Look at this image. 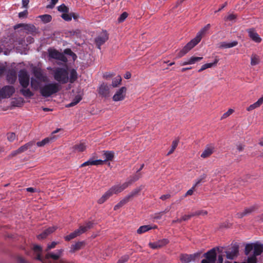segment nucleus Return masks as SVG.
Returning a JSON list of instances; mask_svg holds the SVG:
<instances>
[{"label":"nucleus","mask_w":263,"mask_h":263,"mask_svg":"<svg viewBox=\"0 0 263 263\" xmlns=\"http://www.w3.org/2000/svg\"><path fill=\"white\" fill-rule=\"evenodd\" d=\"M54 79L61 84L73 83L78 79V73L74 69L68 70V67H57L53 70Z\"/></svg>","instance_id":"1"},{"label":"nucleus","mask_w":263,"mask_h":263,"mask_svg":"<svg viewBox=\"0 0 263 263\" xmlns=\"http://www.w3.org/2000/svg\"><path fill=\"white\" fill-rule=\"evenodd\" d=\"M33 251L36 255V259L45 263L46 260L52 259V262L49 263H59L58 259L62 256L64 250L63 249L57 250L54 252H45V258L41 257V255L42 252V249L40 246L34 245L33 248Z\"/></svg>","instance_id":"2"},{"label":"nucleus","mask_w":263,"mask_h":263,"mask_svg":"<svg viewBox=\"0 0 263 263\" xmlns=\"http://www.w3.org/2000/svg\"><path fill=\"white\" fill-rule=\"evenodd\" d=\"M211 27L210 24L202 28L196 34L195 38L189 42L177 54V58H180L186 54L201 41Z\"/></svg>","instance_id":"3"},{"label":"nucleus","mask_w":263,"mask_h":263,"mask_svg":"<svg viewBox=\"0 0 263 263\" xmlns=\"http://www.w3.org/2000/svg\"><path fill=\"white\" fill-rule=\"evenodd\" d=\"M60 85L57 83H50L45 84L40 89L41 95L44 97H49L56 93L61 89Z\"/></svg>","instance_id":"4"},{"label":"nucleus","mask_w":263,"mask_h":263,"mask_svg":"<svg viewBox=\"0 0 263 263\" xmlns=\"http://www.w3.org/2000/svg\"><path fill=\"white\" fill-rule=\"evenodd\" d=\"M18 81L22 87L27 88L29 86L30 78L26 70L22 69L19 71Z\"/></svg>","instance_id":"5"},{"label":"nucleus","mask_w":263,"mask_h":263,"mask_svg":"<svg viewBox=\"0 0 263 263\" xmlns=\"http://www.w3.org/2000/svg\"><path fill=\"white\" fill-rule=\"evenodd\" d=\"M48 51L49 57L50 58L58 60L64 63L67 62V59L62 53H61L58 50L53 49H49Z\"/></svg>","instance_id":"6"},{"label":"nucleus","mask_w":263,"mask_h":263,"mask_svg":"<svg viewBox=\"0 0 263 263\" xmlns=\"http://www.w3.org/2000/svg\"><path fill=\"white\" fill-rule=\"evenodd\" d=\"M15 92L12 86H5L0 89V99L10 98Z\"/></svg>","instance_id":"7"},{"label":"nucleus","mask_w":263,"mask_h":263,"mask_svg":"<svg viewBox=\"0 0 263 263\" xmlns=\"http://www.w3.org/2000/svg\"><path fill=\"white\" fill-rule=\"evenodd\" d=\"M127 92L126 87L123 86L117 90L112 97V100L115 102L122 101L126 97Z\"/></svg>","instance_id":"8"},{"label":"nucleus","mask_w":263,"mask_h":263,"mask_svg":"<svg viewBox=\"0 0 263 263\" xmlns=\"http://www.w3.org/2000/svg\"><path fill=\"white\" fill-rule=\"evenodd\" d=\"M98 92L101 97L105 98H108L110 93L109 86L105 83H102L99 86Z\"/></svg>","instance_id":"9"},{"label":"nucleus","mask_w":263,"mask_h":263,"mask_svg":"<svg viewBox=\"0 0 263 263\" xmlns=\"http://www.w3.org/2000/svg\"><path fill=\"white\" fill-rule=\"evenodd\" d=\"M129 183L124 182L122 184H117L111 186L108 191L112 196L114 194H118L128 187Z\"/></svg>","instance_id":"10"},{"label":"nucleus","mask_w":263,"mask_h":263,"mask_svg":"<svg viewBox=\"0 0 263 263\" xmlns=\"http://www.w3.org/2000/svg\"><path fill=\"white\" fill-rule=\"evenodd\" d=\"M32 72L35 77L42 82H46L47 80V76L43 73L42 69L37 67L32 68Z\"/></svg>","instance_id":"11"},{"label":"nucleus","mask_w":263,"mask_h":263,"mask_svg":"<svg viewBox=\"0 0 263 263\" xmlns=\"http://www.w3.org/2000/svg\"><path fill=\"white\" fill-rule=\"evenodd\" d=\"M199 256V253L193 254H182L180 256V260L183 263H189L192 261H194Z\"/></svg>","instance_id":"12"},{"label":"nucleus","mask_w":263,"mask_h":263,"mask_svg":"<svg viewBox=\"0 0 263 263\" xmlns=\"http://www.w3.org/2000/svg\"><path fill=\"white\" fill-rule=\"evenodd\" d=\"M108 39V34L106 31H103L96 39L95 42L98 48L100 49L101 46L103 45Z\"/></svg>","instance_id":"13"},{"label":"nucleus","mask_w":263,"mask_h":263,"mask_svg":"<svg viewBox=\"0 0 263 263\" xmlns=\"http://www.w3.org/2000/svg\"><path fill=\"white\" fill-rule=\"evenodd\" d=\"M249 37L254 42L259 43L261 42V38L253 28L247 30Z\"/></svg>","instance_id":"14"},{"label":"nucleus","mask_w":263,"mask_h":263,"mask_svg":"<svg viewBox=\"0 0 263 263\" xmlns=\"http://www.w3.org/2000/svg\"><path fill=\"white\" fill-rule=\"evenodd\" d=\"M169 241L167 239H162L154 242H149L148 246L153 249L161 248L168 243Z\"/></svg>","instance_id":"15"},{"label":"nucleus","mask_w":263,"mask_h":263,"mask_svg":"<svg viewBox=\"0 0 263 263\" xmlns=\"http://www.w3.org/2000/svg\"><path fill=\"white\" fill-rule=\"evenodd\" d=\"M214 151L215 147L213 145H208L206 146L202 152L200 157L203 159L207 158L212 155Z\"/></svg>","instance_id":"16"},{"label":"nucleus","mask_w":263,"mask_h":263,"mask_svg":"<svg viewBox=\"0 0 263 263\" xmlns=\"http://www.w3.org/2000/svg\"><path fill=\"white\" fill-rule=\"evenodd\" d=\"M256 209V208L254 205L247 208L243 211L237 213L236 214V217L238 218H242L244 216L250 214Z\"/></svg>","instance_id":"17"},{"label":"nucleus","mask_w":263,"mask_h":263,"mask_svg":"<svg viewBox=\"0 0 263 263\" xmlns=\"http://www.w3.org/2000/svg\"><path fill=\"white\" fill-rule=\"evenodd\" d=\"M205 257L206 260L210 261L211 263H214L216 258V251L214 249H211L205 254Z\"/></svg>","instance_id":"18"},{"label":"nucleus","mask_w":263,"mask_h":263,"mask_svg":"<svg viewBox=\"0 0 263 263\" xmlns=\"http://www.w3.org/2000/svg\"><path fill=\"white\" fill-rule=\"evenodd\" d=\"M16 80V73L14 70H10L8 71L7 80L8 83L13 84Z\"/></svg>","instance_id":"19"},{"label":"nucleus","mask_w":263,"mask_h":263,"mask_svg":"<svg viewBox=\"0 0 263 263\" xmlns=\"http://www.w3.org/2000/svg\"><path fill=\"white\" fill-rule=\"evenodd\" d=\"M238 45V42L234 41L232 42L228 43L226 42H220L219 44V47L221 49L230 48L235 47Z\"/></svg>","instance_id":"20"},{"label":"nucleus","mask_w":263,"mask_h":263,"mask_svg":"<svg viewBox=\"0 0 263 263\" xmlns=\"http://www.w3.org/2000/svg\"><path fill=\"white\" fill-rule=\"evenodd\" d=\"M103 164V161L102 160H93L89 159L88 161L82 163L80 167H84L87 165H100Z\"/></svg>","instance_id":"21"},{"label":"nucleus","mask_w":263,"mask_h":263,"mask_svg":"<svg viewBox=\"0 0 263 263\" xmlns=\"http://www.w3.org/2000/svg\"><path fill=\"white\" fill-rule=\"evenodd\" d=\"M263 104V96L260 97L256 102L250 105L247 108L248 111H251L255 108H258Z\"/></svg>","instance_id":"22"},{"label":"nucleus","mask_w":263,"mask_h":263,"mask_svg":"<svg viewBox=\"0 0 263 263\" xmlns=\"http://www.w3.org/2000/svg\"><path fill=\"white\" fill-rule=\"evenodd\" d=\"M82 230H79V229H78L76 230L74 232L72 233H71L70 234L64 237V239L66 241H69L76 237L80 236L82 234Z\"/></svg>","instance_id":"23"},{"label":"nucleus","mask_w":263,"mask_h":263,"mask_svg":"<svg viewBox=\"0 0 263 263\" xmlns=\"http://www.w3.org/2000/svg\"><path fill=\"white\" fill-rule=\"evenodd\" d=\"M157 228L156 226L152 227L150 225H144L139 227L137 230V233L141 234L150 230Z\"/></svg>","instance_id":"24"},{"label":"nucleus","mask_w":263,"mask_h":263,"mask_svg":"<svg viewBox=\"0 0 263 263\" xmlns=\"http://www.w3.org/2000/svg\"><path fill=\"white\" fill-rule=\"evenodd\" d=\"M260 58L259 55L255 53H253L251 55L250 64L251 66H255L260 63Z\"/></svg>","instance_id":"25"},{"label":"nucleus","mask_w":263,"mask_h":263,"mask_svg":"<svg viewBox=\"0 0 263 263\" xmlns=\"http://www.w3.org/2000/svg\"><path fill=\"white\" fill-rule=\"evenodd\" d=\"M72 149L74 152H82L86 149V145L84 143H80L74 145Z\"/></svg>","instance_id":"26"},{"label":"nucleus","mask_w":263,"mask_h":263,"mask_svg":"<svg viewBox=\"0 0 263 263\" xmlns=\"http://www.w3.org/2000/svg\"><path fill=\"white\" fill-rule=\"evenodd\" d=\"M263 251V247L258 242L255 243V247L254 248V254L255 256H258L261 254Z\"/></svg>","instance_id":"27"},{"label":"nucleus","mask_w":263,"mask_h":263,"mask_svg":"<svg viewBox=\"0 0 263 263\" xmlns=\"http://www.w3.org/2000/svg\"><path fill=\"white\" fill-rule=\"evenodd\" d=\"M34 144V142L33 141H30L29 142L25 144H24L23 146H21L20 147H19L17 149L18 151V153L20 154H21L25 151H26L28 148L31 147L32 146H33Z\"/></svg>","instance_id":"28"},{"label":"nucleus","mask_w":263,"mask_h":263,"mask_svg":"<svg viewBox=\"0 0 263 263\" xmlns=\"http://www.w3.org/2000/svg\"><path fill=\"white\" fill-rule=\"evenodd\" d=\"M103 156L105 158L103 161V163L107 161H111L114 157V153L111 151H104L103 153Z\"/></svg>","instance_id":"29"},{"label":"nucleus","mask_w":263,"mask_h":263,"mask_svg":"<svg viewBox=\"0 0 263 263\" xmlns=\"http://www.w3.org/2000/svg\"><path fill=\"white\" fill-rule=\"evenodd\" d=\"M20 92L26 98H30L34 95L30 89L27 88H23L20 89Z\"/></svg>","instance_id":"30"},{"label":"nucleus","mask_w":263,"mask_h":263,"mask_svg":"<svg viewBox=\"0 0 263 263\" xmlns=\"http://www.w3.org/2000/svg\"><path fill=\"white\" fill-rule=\"evenodd\" d=\"M141 190V187H139L136 189H135L131 192H130L126 196L128 198L129 200H131L134 197L138 195Z\"/></svg>","instance_id":"31"},{"label":"nucleus","mask_w":263,"mask_h":263,"mask_svg":"<svg viewBox=\"0 0 263 263\" xmlns=\"http://www.w3.org/2000/svg\"><path fill=\"white\" fill-rule=\"evenodd\" d=\"M83 246V242H78L73 245H72L70 247V252L71 253H74L77 251L79 250Z\"/></svg>","instance_id":"32"},{"label":"nucleus","mask_w":263,"mask_h":263,"mask_svg":"<svg viewBox=\"0 0 263 263\" xmlns=\"http://www.w3.org/2000/svg\"><path fill=\"white\" fill-rule=\"evenodd\" d=\"M112 196L108 191H107L98 200L99 204H102L105 202L109 198Z\"/></svg>","instance_id":"33"},{"label":"nucleus","mask_w":263,"mask_h":263,"mask_svg":"<svg viewBox=\"0 0 263 263\" xmlns=\"http://www.w3.org/2000/svg\"><path fill=\"white\" fill-rule=\"evenodd\" d=\"M218 62V60L216 59L213 63H206V64L203 65L201 66V67L200 68V69L198 70V72H201L203 70H204L207 68H211L212 66L216 65Z\"/></svg>","instance_id":"34"},{"label":"nucleus","mask_w":263,"mask_h":263,"mask_svg":"<svg viewBox=\"0 0 263 263\" xmlns=\"http://www.w3.org/2000/svg\"><path fill=\"white\" fill-rule=\"evenodd\" d=\"M24 29L29 33H33L37 30L35 26L32 24H25Z\"/></svg>","instance_id":"35"},{"label":"nucleus","mask_w":263,"mask_h":263,"mask_svg":"<svg viewBox=\"0 0 263 263\" xmlns=\"http://www.w3.org/2000/svg\"><path fill=\"white\" fill-rule=\"evenodd\" d=\"M24 103V99L22 98H16L12 101V105L15 107H21Z\"/></svg>","instance_id":"36"},{"label":"nucleus","mask_w":263,"mask_h":263,"mask_svg":"<svg viewBox=\"0 0 263 263\" xmlns=\"http://www.w3.org/2000/svg\"><path fill=\"white\" fill-rule=\"evenodd\" d=\"M93 226V223L91 222H87L85 226H82L79 227V230H82V234L86 232L88 230L91 229Z\"/></svg>","instance_id":"37"},{"label":"nucleus","mask_w":263,"mask_h":263,"mask_svg":"<svg viewBox=\"0 0 263 263\" xmlns=\"http://www.w3.org/2000/svg\"><path fill=\"white\" fill-rule=\"evenodd\" d=\"M53 139V138H49V137L46 138L44 139H43V140H42L41 141L37 142L36 143V145L38 147L44 146L46 144L49 143L50 142L52 141Z\"/></svg>","instance_id":"38"},{"label":"nucleus","mask_w":263,"mask_h":263,"mask_svg":"<svg viewBox=\"0 0 263 263\" xmlns=\"http://www.w3.org/2000/svg\"><path fill=\"white\" fill-rule=\"evenodd\" d=\"M179 141V140L178 139H176L173 141L172 145H171V148L170 149L169 152L167 153V156H169L174 153L175 149L178 146Z\"/></svg>","instance_id":"39"},{"label":"nucleus","mask_w":263,"mask_h":263,"mask_svg":"<svg viewBox=\"0 0 263 263\" xmlns=\"http://www.w3.org/2000/svg\"><path fill=\"white\" fill-rule=\"evenodd\" d=\"M82 100V97L80 95H77L76 96L73 100L70 103L67 104L66 105V107H72L76 104H77L81 100Z\"/></svg>","instance_id":"40"},{"label":"nucleus","mask_w":263,"mask_h":263,"mask_svg":"<svg viewBox=\"0 0 263 263\" xmlns=\"http://www.w3.org/2000/svg\"><path fill=\"white\" fill-rule=\"evenodd\" d=\"M226 256L228 259H233L237 255V251L236 250H232L231 251H226Z\"/></svg>","instance_id":"41"},{"label":"nucleus","mask_w":263,"mask_h":263,"mask_svg":"<svg viewBox=\"0 0 263 263\" xmlns=\"http://www.w3.org/2000/svg\"><path fill=\"white\" fill-rule=\"evenodd\" d=\"M141 177V175L140 174H136L130 177V179L128 181L125 182V183H129L128 186L130 185L133 182L138 180Z\"/></svg>","instance_id":"42"},{"label":"nucleus","mask_w":263,"mask_h":263,"mask_svg":"<svg viewBox=\"0 0 263 263\" xmlns=\"http://www.w3.org/2000/svg\"><path fill=\"white\" fill-rule=\"evenodd\" d=\"M122 81V78L120 76H118L114 79L112 81L111 86L113 87H117L120 85Z\"/></svg>","instance_id":"43"},{"label":"nucleus","mask_w":263,"mask_h":263,"mask_svg":"<svg viewBox=\"0 0 263 263\" xmlns=\"http://www.w3.org/2000/svg\"><path fill=\"white\" fill-rule=\"evenodd\" d=\"M42 22H43L44 23H47L50 22L52 20V17L49 14H44L40 15L39 16Z\"/></svg>","instance_id":"44"},{"label":"nucleus","mask_w":263,"mask_h":263,"mask_svg":"<svg viewBox=\"0 0 263 263\" xmlns=\"http://www.w3.org/2000/svg\"><path fill=\"white\" fill-rule=\"evenodd\" d=\"M206 178V175L205 174H203L201 175L199 177H198L195 182V186H198L200 183H203L205 182V180Z\"/></svg>","instance_id":"45"},{"label":"nucleus","mask_w":263,"mask_h":263,"mask_svg":"<svg viewBox=\"0 0 263 263\" xmlns=\"http://www.w3.org/2000/svg\"><path fill=\"white\" fill-rule=\"evenodd\" d=\"M255 247L254 243H249L245 247V253L248 255L252 250H254Z\"/></svg>","instance_id":"46"},{"label":"nucleus","mask_w":263,"mask_h":263,"mask_svg":"<svg viewBox=\"0 0 263 263\" xmlns=\"http://www.w3.org/2000/svg\"><path fill=\"white\" fill-rule=\"evenodd\" d=\"M192 217H194L193 213H192L189 215H185L183 216L180 219H177V221L179 222H181L182 221H186L190 219Z\"/></svg>","instance_id":"47"},{"label":"nucleus","mask_w":263,"mask_h":263,"mask_svg":"<svg viewBox=\"0 0 263 263\" xmlns=\"http://www.w3.org/2000/svg\"><path fill=\"white\" fill-rule=\"evenodd\" d=\"M30 84L31 87L35 90H36L39 86V82L34 78L31 79Z\"/></svg>","instance_id":"48"},{"label":"nucleus","mask_w":263,"mask_h":263,"mask_svg":"<svg viewBox=\"0 0 263 263\" xmlns=\"http://www.w3.org/2000/svg\"><path fill=\"white\" fill-rule=\"evenodd\" d=\"M58 244H59V242L56 241H53L51 243L48 244L45 250V252H48L50 250L54 249Z\"/></svg>","instance_id":"49"},{"label":"nucleus","mask_w":263,"mask_h":263,"mask_svg":"<svg viewBox=\"0 0 263 263\" xmlns=\"http://www.w3.org/2000/svg\"><path fill=\"white\" fill-rule=\"evenodd\" d=\"M193 213L194 216H200V215L205 216L208 214V212L206 211L203 210H198V211H195Z\"/></svg>","instance_id":"50"},{"label":"nucleus","mask_w":263,"mask_h":263,"mask_svg":"<svg viewBox=\"0 0 263 263\" xmlns=\"http://www.w3.org/2000/svg\"><path fill=\"white\" fill-rule=\"evenodd\" d=\"M202 59V57H192L189 59V63H190L191 64H193L196 62L201 61Z\"/></svg>","instance_id":"51"},{"label":"nucleus","mask_w":263,"mask_h":263,"mask_svg":"<svg viewBox=\"0 0 263 263\" xmlns=\"http://www.w3.org/2000/svg\"><path fill=\"white\" fill-rule=\"evenodd\" d=\"M234 110L233 109L230 108L228 110L224 113L221 117V120H223L228 118L231 115H232L234 112Z\"/></svg>","instance_id":"52"},{"label":"nucleus","mask_w":263,"mask_h":263,"mask_svg":"<svg viewBox=\"0 0 263 263\" xmlns=\"http://www.w3.org/2000/svg\"><path fill=\"white\" fill-rule=\"evenodd\" d=\"M58 11L64 13H68L69 11L68 8H67L64 4L59 6L58 7Z\"/></svg>","instance_id":"53"},{"label":"nucleus","mask_w":263,"mask_h":263,"mask_svg":"<svg viewBox=\"0 0 263 263\" xmlns=\"http://www.w3.org/2000/svg\"><path fill=\"white\" fill-rule=\"evenodd\" d=\"M57 227H54V226L48 228L46 230H45L44 231V233H45L48 236V235H49L51 233L54 232L57 230Z\"/></svg>","instance_id":"54"},{"label":"nucleus","mask_w":263,"mask_h":263,"mask_svg":"<svg viewBox=\"0 0 263 263\" xmlns=\"http://www.w3.org/2000/svg\"><path fill=\"white\" fill-rule=\"evenodd\" d=\"M61 17L66 21H70L72 19L71 13L68 14L67 13H64L62 14Z\"/></svg>","instance_id":"55"},{"label":"nucleus","mask_w":263,"mask_h":263,"mask_svg":"<svg viewBox=\"0 0 263 263\" xmlns=\"http://www.w3.org/2000/svg\"><path fill=\"white\" fill-rule=\"evenodd\" d=\"M237 16L234 14H230L227 17L224 18V20L227 21H233L236 18Z\"/></svg>","instance_id":"56"},{"label":"nucleus","mask_w":263,"mask_h":263,"mask_svg":"<svg viewBox=\"0 0 263 263\" xmlns=\"http://www.w3.org/2000/svg\"><path fill=\"white\" fill-rule=\"evenodd\" d=\"M16 138V135L14 133H10L7 134V139L10 142L13 141Z\"/></svg>","instance_id":"57"},{"label":"nucleus","mask_w":263,"mask_h":263,"mask_svg":"<svg viewBox=\"0 0 263 263\" xmlns=\"http://www.w3.org/2000/svg\"><path fill=\"white\" fill-rule=\"evenodd\" d=\"M128 14L127 12H124L123 13L121 14L120 17L118 18V22H123L127 17Z\"/></svg>","instance_id":"58"},{"label":"nucleus","mask_w":263,"mask_h":263,"mask_svg":"<svg viewBox=\"0 0 263 263\" xmlns=\"http://www.w3.org/2000/svg\"><path fill=\"white\" fill-rule=\"evenodd\" d=\"M257 258L256 256L253 255L248 258L247 263H256Z\"/></svg>","instance_id":"59"},{"label":"nucleus","mask_w":263,"mask_h":263,"mask_svg":"<svg viewBox=\"0 0 263 263\" xmlns=\"http://www.w3.org/2000/svg\"><path fill=\"white\" fill-rule=\"evenodd\" d=\"M129 200H130L128 199V198L126 196L121 200L120 201L119 203L120 205H121L122 206H123L124 204H125L126 203H127Z\"/></svg>","instance_id":"60"},{"label":"nucleus","mask_w":263,"mask_h":263,"mask_svg":"<svg viewBox=\"0 0 263 263\" xmlns=\"http://www.w3.org/2000/svg\"><path fill=\"white\" fill-rule=\"evenodd\" d=\"M6 70L5 64L0 63V76L2 75Z\"/></svg>","instance_id":"61"},{"label":"nucleus","mask_w":263,"mask_h":263,"mask_svg":"<svg viewBox=\"0 0 263 263\" xmlns=\"http://www.w3.org/2000/svg\"><path fill=\"white\" fill-rule=\"evenodd\" d=\"M128 259V256L127 255L122 256L120 259H119L117 263H125Z\"/></svg>","instance_id":"62"},{"label":"nucleus","mask_w":263,"mask_h":263,"mask_svg":"<svg viewBox=\"0 0 263 263\" xmlns=\"http://www.w3.org/2000/svg\"><path fill=\"white\" fill-rule=\"evenodd\" d=\"M18 154H20V153H18V149L13 151L8 156V158L9 159H11L12 157L16 156Z\"/></svg>","instance_id":"63"},{"label":"nucleus","mask_w":263,"mask_h":263,"mask_svg":"<svg viewBox=\"0 0 263 263\" xmlns=\"http://www.w3.org/2000/svg\"><path fill=\"white\" fill-rule=\"evenodd\" d=\"M28 15V11L27 10H24L23 12H21L18 13V17L20 18L27 17Z\"/></svg>","instance_id":"64"}]
</instances>
